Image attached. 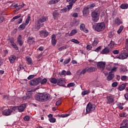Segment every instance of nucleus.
Listing matches in <instances>:
<instances>
[{
	"mask_svg": "<svg viewBox=\"0 0 128 128\" xmlns=\"http://www.w3.org/2000/svg\"><path fill=\"white\" fill-rule=\"evenodd\" d=\"M35 98L36 100L38 102H46L48 100V94L46 92L39 93L35 96Z\"/></svg>",
	"mask_w": 128,
	"mask_h": 128,
	"instance_id": "f257e3e1",
	"label": "nucleus"
},
{
	"mask_svg": "<svg viewBox=\"0 0 128 128\" xmlns=\"http://www.w3.org/2000/svg\"><path fill=\"white\" fill-rule=\"evenodd\" d=\"M100 16V10H96L94 11H92L91 14V16L92 18V20L94 22H96L99 18Z\"/></svg>",
	"mask_w": 128,
	"mask_h": 128,
	"instance_id": "f03ea898",
	"label": "nucleus"
},
{
	"mask_svg": "<svg viewBox=\"0 0 128 128\" xmlns=\"http://www.w3.org/2000/svg\"><path fill=\"white\" fill-rule=\"evenodd\" d=\"M104 28H106V25L104 22L97 23L95 24V30L98 32H102Z\"/></svg>",
	"mask_w": 128,
	"mask_h": 128,
	"instance_id": "7ed1b4c3",
	"label": "nucleus"
},
{
	"mask_svg": "<svg viewBox=\"0 0 128 128\" xmlns=\"http://www.w3.org/2000/svg\"><path fill=\"white\" fill-rule=\"evenodd\" d=\"M96 110V106L92 105V103L89 102L86 108V114H90V112H92L94 110Z\"/></svg>",
	"mask_w": 128,
	"mask_h": 128,
	"instance_id": "20e7f679",
	"label": "nucleus"
},
{
	"mask_svg": "<svg viewBox=\"0 0 128 128\" xmlns=\"http://www.w3.org/2000/svg\"><path fill=\"white\" fill-rule=\"evenodd\" d=\"M40 82V77L34 78L29 82V84L30 86H38Z\"/></svg>",
	"mask_w": 128,
	"mask_h": 128,
	"instance_id": "39448f33",
	"label": "nucleus"
},
{
	"mask_svg": "<svg viewBox=\"0 0 128 128\" xmlns=\"http://www.w3.org/2000/svg\"><path fill=\"white\" fill-rule=\"evenodd\" d=\"M96 66L98 68H100V70H104V68H106V62H98Z\"/></svg>",
	"mask_w": 128,
	"mask_h": 128,
	"instance_id": "423d86ee",
	"label": "nucleus"
},
{
	"mask_svg": "<svg viewBox=\"0 0 128 128\" xmlns=\"http://www.w3.org/2000/svg\"><path fill=\"white\" fill-rule=\"evenodd\" d=\"M57 84L58 86H63L64 88H66V81L62 80V78L57 79Z\"/></svg>",
	"mask_w": 128,
	"mask_h": 128,
	"instance_id": "0eeeda50",
	"label": "nucleus"
},
{
	"mask_svg": "<svg viewBox=\"0 0 128 128\" xmlns=\"http://www.w3.org/2000/svg\"><path fill=\"white\" fill-rule=\"evenodd\" d=\"M128 56V53L122 52L118 56L117 58H119V60H125V58H126Z\"/></svg>",
	"mask_w": 128,
	"mask_h": 128,
	"instance_id": "6e6552de",
	"label": "nucleus"
},
{
	"mask_svg": "<svg viewBox=\"0 0 128 128\" xmlns=\"http://www.w3.org/2000/svg\"><path fill=\"white\" fill-rule=\"evenodd\" d=\"M82 12L84 16H87L88 14H90V9L88 6L84 8Z\"/></svg>",
	"mask_w": 128,
	"mask_h": 128,
	"instance_id": "1a4fd4ad",
	"label": "nucleus"
},
{
	"mask_svg": "<svg viewBox=\"0 0 128 128\" xmlns=\"http://www.w3.org/2000/svg\"><path fill=\"white\" fill-rule=\"evenodd\" d=\"M12 112V110H10V108H8L3 111V114L4 116H10Z\"/></svg>",
	"mask_w": 128,
	"mask_h": 128,
	"instance_id": "9d476101",
	"label": "nucleus"
},
{
	"mask_svg": "<svg viewBox=\"0 0 128 128\" xmlns=\"http://www.w3.org/2000/svg\"><path fill=\"white\" fill-rule=\"evenodd\" d=\"M86 72H88V68H85L82 70L80 71V70H79L78 71V73H80V76H84L85 74H86Z\"/></svg>",
	"mask_w": 128,
	"mask_h": 128,
	"instance_id": "9b49d317",
	"label": "nucleus"
},
{
	"mask_svg": "<svg viewBox=\"0 0 128 128\" xmlns=\"http://www.w3.org/2000/svg\"><path fill=\"white\" fill-rule=\"evenodd\" d=\"M80 30L84 32H86V34L88 32V30L86 28V25L84 24L80 25Z\"/></svg>",
	"mask_w": 128,
	"mask_h": 128,
	"instance_id": "f8f14e48",
	"label": "nucleus"
},
{
	"mask_svg": "<svg viewBox=\"0 0 128 128\" xmlns=\"http://www.w3.org/2000/svg\"><path fill=\"white\" fill-rule=\"evenodd\" d=\"M22 35L20 34L17 38V42L20 46H22V44H24V42L22 40Z\"/></svg>",
	"mask_w": 128,
	"mask_h": 128,
	"instance_id": "ddd939ff",
	"label": "nucleus"
},
{
	"mask_svg": "<svg viewBox=\"0 0 128 128\" xmlns=\"http://www.w3.org/2000/svg\"><path fill=\"white\" fill-rule=\"evenodd\" d=\"M122 24V22L120 20V18L118 16L116 17V20H114V24H117V26H120V24Z\"/></svg>",
	"mask_w": 128,
	"mask_h": 128,
	"instance_id": "4468645a",
	"label": "nucleus"
},
{
	"mask_svg": "<svg viewBox=\"0 0 128 128\" xmlns=\"http://www.w3.org/2000/svg\"><path fill=\"white\" fill-rule=\"evenodd\" d=\"M56 36L55 34H52V46H56Z\"/></svg>",
	"mask_w": 128,
	"mask_h": 128,
	"instance_id": "2eb2a0df",
	"label": "nucleus"
},
{
	"mask_svg": "<svg viewBox=\"0 0 128 128\" xmlns=\"http://www.w3.org/2000/svg\"><path fill=\"white\" fill-rule=\"evenodd\" d=\"M26 108V104H22L20 106H18V110L19 112H22Z\"/></svg>",
	"mask_w": 128,
	"mask_h": 128,
	"instance_id": "dca6fc26",
	"label": "nucleus"
},
{
	"mask_svg": "<svg viewBox=\"0 0 128 128\" xmlns=\"http://www.w3.org/2000/svg\"><path fill=\"white\" fill-rule=\"evenodd\" d=\"M106 99L108 100V104H114V99L112 96H108L106 97Z\"/></svg>",
	"mask_w": 128,
	"mask_h": 128,
	"instance_id": "f3484780",
	"label": "nucleus"
},
{
	"mask_svg": "<svg viewBox=\"0 0 128 128\" xmlns=\"http://www.w3.org/2000/svg\"><path fill=\"white\" fill-rule=\"evenodd\" d=\"M16 57L14 55H11L9 57V60L10 62V64H14V62H16Z\"/></svg>",
	"mask_w": 128,
	"mask_h": 128,
	"instance_id": "a211bd4d",
	"label": "nucleus"
},
{
	"mask_svg": "<svg viewBox=\"0 0 128 128\" xmlns=\"http://www.w3.org/2000/svg\"><path fill=\"white\" fill-rule=\"evenodd\" d=\"M88 72H96V68L94 66H90V68H87Z\"/></svg>",
	"mask_w": 128,
	"mask_h": 128,
	"instance_id": "6ab92c4d",
	"label": "nucleus"
},
{
	"mask_svg": "<svg viewBox=\"0 0 128 128\" xmlns=\"http://www.w3.org/2000/svg\"><path fill=\"white\" fill-rule=\"evenodd\" d=\"M114 78V74H112V72H109L108 76H107V80L108 81L112 80V78Z\"/></svg>",
	"mask_w": 128,
	"mask_h": 128,
	"instance_id": "aec40b11",
	"label": "nucleus"
},
{
	"mask_svg": "<svg viewBox=\"0 0 128 128\" xmlns=\"http://www.w3.org/2000/svg\"><path fill=\"white\" fill-rule=\"evenodd\" d=\"M28 94H26V100H30V98H32V90H28Z\"/></svg>",
	"mask_w": 128,
	"mask_h": 128,
	"instance_id": "412c9836",
	"label": "nucleus"
},
{
	"mask_svg": "<svg viewBox=\"0 0 128 128\" xmlns=\"http://www.w3.org/2000/svg\"><path fill=\"white\" fill-rule=\"evenodd\" d=\"M119 70L120 74H124L126 72H128V68L126 66H124V68L122 67L120 68Z\"/></svg>",
	"mask_w": 128,
	"mask_h": 128,
	"instance_id": "4be33fe9",
	"label": "nucleus"
},
{
	"mask_svg": "<svg viewBox=\"0 0 128 128\" xmlns=\"http://www.w3.org/2000/svg\"><path fill=\"white\" fill-rule=\"evenodd\" d=\"M26 23H22L21 25L18 28V29L20 30H24V28H26Z\"/></svg>",
	"mask_w": 128,
	"mask_h": 128,
	"instance_id": "5701e85b",
	"label": "nucleus"
},
{
	"mask_svg": "<svg viewBox=\"0 0 128 128\" xmlns=\"http://www.w3.org/2000/svg\"><path fill=\"white\" fill-rule=\"evenodd\" d=\"M126 83L122 84L118 87L119 90H124L126 88Z\"/></svg>",
	"mask_w": 128,
	"mask_h": 128,
	"instance_id": "b1692460",
	"label": "nucleus"
},
{
	"mask_svg": "<svg viewBox=\"0 0 128 128\" xmlns=\"http://www.w3.org/2000/svg\"><path fill=\"white\" fill-rule=\"evenodd\" d=\"M60 0H51L49 1L48 4H58Z\"/></svg>",
	"mask_w": 128,
	"mask_h": 128,
	"instance_id": "393cba45",
	"label": "nucleus"
},
{
	"mask_svg": "<svg viewBox=\"0 0 128 128\" xmlns=\"http://www.w3.org/2000/svg\"><path fill=\"white\" fill-rule=\"evenodd\" d=\"M110 52V50L108 48H104L101 54H108Z\"/></svg>",
	"mask_w": 128,
	"mask_h": 128,
	"instance_id": "a878e982",
	"label": "nucleus"
},
{
	"mask_svg": "<svg viewBox=\"0 0 128 128\" xmlns=\"http://www.w3.org/2000/svg\"><path fill=\"white\" fill-rule=\"evenodd\" d=\"M34 37H29L28 38L27 42H30V44H34Z\"/></svg>",
	"mask_w": 128,
	"mask_h": 128,
	"instance_id": "bb28decb",
	"label": "nucleus"
},
{
	"mask_svg": "<svg viewBox=\"0 0 128 128\" xmlns=\"http://www.w3.org/2000/svg\"><path fill=\"white\" fill-rule=\"evenodd\" d=\"M78 32V30H73L71 31V32L68 34L69 36H74Z\"/></svg>",
	"mask_w": 128,
	"mask_h": 128,
	"instance_id": "cd10ccee",
	"label": "nucleus"
},
{
	"mask_svg": "<svg viewBox=\"0 0 128 128\" xmlns=\"http://www.w3.org/2000/svg\"><path fill=\"white\" fill-rule=\"evenodd\" d=\"M38 22L41 23L44 22H46V18L43 16L39 19Z\"/></svg>",
	"mask_w": 128,
	"mask_h": 128,
	"instance_id": "c85d7f7f",
	"label": "nucleus"
},
{
	"mask_svg": "<svg viewBox=\"0 0 128 128\" xmlns=\"http://www.w3.org/2000/svg\"><path fill=\"white\" fill-rule=\"evenodd\" d=\"M7 41L10 42L11 44V45L14 44V37H12L7 39Z\"/></svg>",
	"mask_w": 128,
	"mask_h": 128,
	"instance_id": "c756f323",
	"label": "nucleus"
},
{
	"mask_svg": "<svg viewBox=\"0 0 128 128\" xmlns=\"http://www.w3.org/2000/svg\"><path fill=\"white\" fill-rule=\"evenodd\" d=\"M120 8L122 10H126V8H128V4H123L120 6Z\"/></svg>",
	"mask_w": 128,
	"mask_h": 128,
	"instance_id": "7c9ffc66",
	"label": "nucleus"
},
{
	"mask_svg": "<svg viewBox=\"0 0 128 128\" xmlns=\"http://www.w3.org/2000/svg\"><path fill=\"white\" fill-rule=\"evenodd\" d=\"M50 82H52V84H57L58 82V79L56 78H51L50 79Z\"/></svg>",
	"mask_w": 128,
	"mask_h": 128,
	"instance_id": "2f4dec72",
	"label": "nucleus"
},
{
	"mask_svg": "<svg viewBox=\"0 0 128 128\" xmlns=\"http://www.w3.org/2000/svg\"><path fill=\"white\" fill-rule=\"evenodd\" d=\"M20 16H22V15L18 14L16 16H14L10 20L11 22H13L14 20H18V18H20Z\"/></svg>",
	"mask_w": 128,
	"mask_h": 128,
	"instance_id": "473e14b6",
	"label": "nucleus"
},
{
	"mask_svg": "<svg viewBox=\"0 0 128 128\" xmlns=\"http://www.w3.org/2000/svg\"><path fill=\"white\" fill-rule=\"evenodd\" d=\"M115 44H116L114 43V42L111 40L110 42V44L108 46H110V48H114Z\"/></svg>",
	"mask_w": 128,
	"mask_h": 128,
	"instance_id": "72a5a7b5",
	"label": "nucleus"
},
{
	"mask_svg": "<svg viewBox=\"0 0 128 128\" xmlns=\"http://www.w3.org/2000/svg\"><path fill=\"white\" fill-rule=\"evenodd\" d=\"M122 124L124 126H126L128 128V119H126L123 120Z\"/></svg>",
	"mask_w": 128,
	"mask_h": 128,
	"instance_id": "f704fd0d",
	"label": "nucleus"
},
{
	"mask_svg": "<svg viewBox=\"0 0 128 128\" xmlns=\"http://www.w3.org/2000/svg\"><path fill=\"white\" fill-rule=\"evenodd\" d=\"M98 44V38H95L92 44V46H96Z\"/></svg>",
	"mask_w": 128,
	"mask_h": 128,
	"instance_id": "c9c22d12",
	"label": "nucleus"
},
{
	"mask_svg": "<svg viewBox=\"0 0 128 128\" xmlns=\"http://www.w3.org/2000/svg\"><path fill=\"white\" fill-rule=\"evenodd\" d=\"M46 82H48V80H46V78H44V79L42 80L40 78V82L41 84H46Z\"/></svg>",
	"mask_w": 128,
	"mask_h": 128,
	"instance_id": "e433bc0d",
	"label": "nucleus"
},
{
	"mask_svg": "<svg viewBox=\"0 0 128 128\" xmlns=\"http://www.w3.org/2000/svg\"><path fill=\"white\" fill-rule=\"evenodd\" d=\"M58 16V11L56 10H55L54 12H53V16L54 18L56 20V18Z\"/></svg>",
	"mask_w": 128,
	"mask_h": 128,
	"instance_id": "4c0bfd02",
	"label": "nucleus"
},
{
	"mask_svg": "<svg viewBox=\"0 0 128 128\" xmlns=\"http://www.w3.org/2000/svg\"><path fill=\"white\" fill-rule=\"evenodd\" d=\"M87 6L89 8V10H92V8H94L96 6V4H90V5H88Z\"/></svg>",
	"mask_w": 128,
	"mask_h": 128,
	"instance_id": "58836bf2",
	"label": "nucleus"
},
{
	"mask_svg": "<svg viewBox=\"0 0 128 128\" xmlns=\"http://www.w3.org/2000/svg\"><path fill=\"white\" fill-rule=\"evenodd\" d=\"M122 30H124V26H120L119 29L118 30L117 32L118 34H120L122 32Z\"/></svg>",
	"mask_w": 128,
	"mask_h": 128,
	"instance_id": "ea45409f",
	"label": "nucleus"
},
{
	"mask_svg": "<svg viewBox=\"0 0 128 128\" xmlns=\"http://www.w3.org/2000/svg\"><path fill=\"white\" fill-rule=\"evenodd\" d=\"M11 46L14 48V50H18V46H16V43H14Z\"/></svg>",
	"mask_w": 128,
	"mask_h": 128,
	"instance_id": "a19ab883",
	"label": "nucleus"
},
{
	"mask_svg": "<svg viewBox=\"0 0 128 128\" xmlns=\"http://www.w3.org/2000/svg\"><path fill=\"white\" fill-rule=\"evenodd\" d=\"M90 92L88 90H86L83 91L82 92V96H86V94H88V93H90Z\"/></svg>",
	"mask_w": 128,
	"mask_h": 128,
	"instance_id": "79ce46f5",
	"label": "nucleus"
},
{
	"mask_svg": "<svg viewBox=\"0 0 128 128\" xmlns=\"http://www.w3.org/2000/svg\"><path fill=\"white\" fill-rule=\"evenodd\" d=\"M76 84L74 82H70L68 84L67 88H72V86H74Z\"/></svg>",
	"mask_w": 128,
	"mask_h": 128,
	"instance_id": "37998d69",
	"label": "nucleus"
},
{
	"mask_svg": "<svg viewBox=\"0 0 128 128\" xmlns=\"http://www.w3.org/2000/svg\"><path fill=\"white\" fill-rule=\"evenodd\" d=\"M74 4H72V3L70 4L69 5L67 6L68 10H72V8Z\"/></svg>",
	"mask_w": 128,
	"mask_h": 128,
	"instance_id": "c03bdc74",
	"label": "nucleus"
},
{
	"mask_svg": "<svg viewBox=\"0 0 128 128\" xmlns=\"http://www.w3.org/2000/svg\"><path fill=\"white\" fill-rule=\"evenodd\" d=\"M26 60H27L28 64H32V58L30 57L26 58Z\"/></svg>",
	"mask_w": 128,
	"mask_h": 128,
	"instance_id": "a18cd8bd",
	"label": "nucleus"
},
{
	"mask_svg": "<svg viewBox=\"0 0 128 128\" xmlns=\"http://www.w3.org/2000/svg\"><path fill=\"white\" fill-rule=\"evenodd\" d=\"M71 42H74V44H80L79 41H78V40H76L74 38L72 39Z\"/></svg>",
	"mask_w": 128,
	"mask_h": 128,
	"instance_id": "49530a36",
	"label": "nucleus"
},
{
	"mask_svg": "<svg viewBox=\"0 0 128 128\" xmlns=\"http://www.w3.org/2000/svg\"><path fill=\"white\" fill-rule=\"evenodd\" d=\"M70 60H71L70 58H69L68 59H66L64 62V64H68V62H70Z\"/></svg>",
	"mask_w": 128,
	"mask_h": 128,
	"instance_id": "de8ad7c7",
	"label": "nucleus"
},
{
	"mask_svg": "<svg viewBox=\"0 0 128 128\" xmlns=\"http://www.w3.org/2000/svg\"><path fill=\"white\" fill-rule=\"evenodd\" d=\"M10 110H12V112H16L18 109V106H14L12 108H10Z\"/></svg>",
	"mask_w": 128,
	"mask_h": 128,
	"instance_id": "09e8293b",
	"label": "nucleus"
},
{
	"mask_svg": "<svg viewBox=\"0 0 128 128\" xmlns=\"http://www.w3.org/2000/svg\"><path fill=\"white\" fill-rule=\"evenodd\" d=\"M69 116H70V114H62L61 115H59L58 116H60V118H66Z\"/></svg>",
	"mask_w": 128,
	"mask_h": 128,
	"instance_id": "8fccbe9b",
	"label": "nucleus"
},
{
	"mask_svg": "<svg viewBox=\"0 0 128 128\" xmlns=\"http://www.w3.org/2000/svg\"><path fill=\"white\" fill-rule=\"evenodd\" d=\"M67 10H68V8H64L61 9L60 12H61V14H62V12H66Z\"/></svg>",
	"mask_w": 128,
	"mask_h": 128,
	"instance_id": "3c124183",
	"label": "nucleus"
},
{
	"mask_svg": "<svg viewBox=\"0 0 128 128\" xmlns=\"http://www.w3.org/2000/svg\"><path fill=\"white\" fill-rule=\"evenodd\" d=\"M30 116H26L24 117V120L26 122H28V120H30Z\"/></svg>",
	"mask_w": 128,
	"mask_h": 128,
	"instance_id": "603ef678",
	"label": "nucleus"
},
{
	"mask_svg": "<svg viewBox=\"0 0 128 128\" xmlns=\"http://www.w3.org/2000/svg\"><path fill=\"white\" fill-rule=\"evenodd\" d=\"M26 6V4H22V5H19L18 6V8H17L18 10H20L21 8H24V6Z\"/></svg>",
	"mask_w": 128,
	"mask_h": 128,
	"instance_id": "864d4df0",
	"label": "nucleus"
},
{
	"mask_svg": "<svg viewBox=\"0 0 128 128\" xmlns=\"http://www.w3.org/2000/svg\"><path fill=\"white\" fill-rule=\"evenodd\" d=\"M30 20V16H28L26 20V24H28Z\"/></svg>",
	"mask_w": 128,
	"mask_h": 128,
	"instance_id": "5fc2aeb1",
	"label": "nucleus"
},
{
	"mask_svg": "<svg viewBox=\"0 0 128 128\" xmlns=\"http://www.w3.org/2000/svg\"><path fill=\"white\" fill-rule=\"evenodd\" d=\"M48 120L50 122H56V118H50L48 119Z\"/></svg>",
	"mask_w": 128,
	"mask_h": 128,
	"instance_id": "6e6d98bb",
	"label": "nucleus"
},
{
	"mask_svg": "<svg viewBox=\"0 0 128 128\" xmlns=\"http://www.w3.org/2000/svg\"><path fill=\"white\" fill-rule=\"evenodd\" d=\"M65 48H66V46H62L59 48L58 50L60 52H62V50H65Z\"/></svg>",
	"mask_w": 128,
	"mask_h": 128,
	"instance_id": "4d7b16f0",
	"label": "nucleus"
},
{
	"mask_svg": "<svg viewBox=\"0 0 128 128\" xmlns=\"http://www.w3.org/2000/svg\"><path fill=\"white\" fill-rule=\"evenodd\" d=\"M4 16H0V24H2V22H4Z\"/></svg>",
	"mask_w": 128,
	"mask_h": 128,
	"instance_id": "13d9d810",
	"label": "nucleus"
},
{
	"mask_svg": "<svg viewBox=\"0 0 128 128\" xmlns=\"http://www.w3.org/2000/svg\"><path fill=\"white\" fill-rule=\"evenodd\" d=\"M112 52L114 54H118L120 51H118V50H114L112 51Z\"/></svg>",
	"mask_w": 128,
	"mask_h": 128,
	"instance_id": "bf43d9fd",
	"label": "nucleus"
},
{
	"mask_svg": "<svg viewBox=\"0 0 128 128\" xmlns=\"http://www.w3.org/2000/svg\"><path fill=\"white\" fill-rule=\"evenodd\" d=\"M60 104H62V100H59L56 102V106H60Z\"/></svg>",
	"mask_w": 128,
	"mask_h": 128,
	"instance_id": "052dcab7",
	"label": "nucleus"
},
{
	"mask_svg": "<svg viewBox=\"0 0 128 128\" xmlns=\"http://www.w3.org/2000/svg\"><path fill=\"white\" fill-rule=\"evenodd\" d=\"M34 76H34V74L33 75H30L28 77V80H32V78H34Z\"/></svg>",
	"mask_w": 128,
	"mask_h": 128,
	"instance_id": "680f3d73",
	"label": "nucleus"
},
{
	"mask_svg": "<svg viewBox=\"0 0 128 128\" xmlns=\"http://www.w3.org/2000/svg\"><path fill=\"white\" fill-rule=\"evenodd\" d=\"M118 108H119V110H124V107L122 106V104H118Z\"/></svg>",
	"mask_w": 128,
	"mask_h": 128,
	"instance_id": "e2e57ef3",
	"label": "nucleus"
},
{
	"mask_svg": "<svg viewBox=\"0 0 128 128\" xmlns=\"http://www.w3.org/2000/svg\"><path fill=\"white\" fill-rule=\"evenodd\" d=\"M112 88H116V86H118V82H114L112 84Z\"/></svg>",
	"mask_w": 128,
	"mask_h": 128,
	"instance_id": "0e129e2a",
	"label": "nucleus"
},
{
	"mask_svg": "<svg viewBox=\"0 0 128 128\" xmlns=\"http://www.w3.org/2000/svg\"><path fill=\"white\" fill-rule=\"evenodd\" d=\"M100 50H102V46H99L98 48H97L95 51L96 52H100Z\"/></svg>",
	"mask_w": 128,
	"mask_h": 128,
	"instance_id": "69168bd1",
	"label": "nucleus"
},
{
	"mask_svg": "<svg viewBox=\"0 0 128 128\" xmlns=\"http://www.w3.org/2000/svg\"><path fill=\"white\" fill-rule=\"evenodd\" d=\"M86 50H90L92 48V47L90 45H87V46H86Z\"/></svg>",
	"mask_w": 128,
	"mask_h": 128,
	"instance_id": "338daca9",
	"label": "nucleus"
},
{
	"mask_svg": "<svg viewBox=\"0 0 128 128\" xmlns=\"http://www.w3.org/2000/svg\"><path fill=\"white\" fill-rule=\"evenodd\" d=\"M126 50L128 51V38L126 40Z\"/></svg>",
	"mask_w": 128,
	"mask_h": 128,
	"instance_id": "774afa93",
	"label": "nucleus"
}]
</instances>
